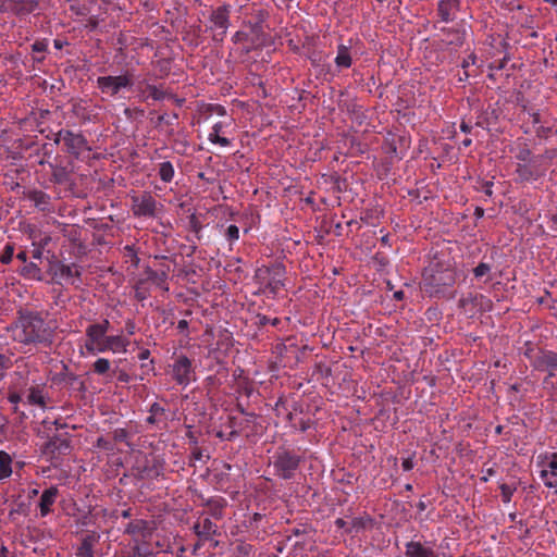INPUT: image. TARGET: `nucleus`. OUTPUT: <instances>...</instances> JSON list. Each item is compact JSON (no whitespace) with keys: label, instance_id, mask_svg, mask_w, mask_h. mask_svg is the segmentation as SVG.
Instances as JSON below:
<instances>
[{"label":"nucleus","instance_id":"obj_44","mask_svg":"<svg viewBox=\"0 0 557 557\" xmlns=\"http://www.w3.org/2000/svg\"><path fill=\"white\" fill-rule=\"evenodd\" d=\"M42 250L40 248H37L33 251V258L34 259H41Z\"/></svg>","mask_w":557,"mask_h":557},{"label":"nucleus","instance_id":"obj_25","mask_svg":"<svg viewBox=\"0 0 557 557\" xmlns=\"http://www.w3.org/2000/svg\"><path fill=\"white\" fill-rule=\"evenodd\" d=\"M174 168L170 161H164L159 165V176L164 183H170L174 177Z\"/></svg>","mask_w":557,"mask_h":557},{"label":"nucleus","instance_id":"obj_27","mask_svg":"<svg viewBox=\"0 0 557 557\" xmlns=\"http://www.w3.org/2000/svg\"><path fill=\"white\" fill-rule=\"evenodd\" d=\"M268 39L262 34L260 26H256L251 29V45L253 47L268 46Z\"/></svg>","mask_w":557,"mask_h":557},{"label":"nucleus","instance_id":"obj_14","mask_svg":"<svg viewBox=\"0 0 557 557\" xmlns=\"http://www.w3.org/2000/svg\"><path fill=\"white\" fill-rule=\"evenodd\" d=\"M137 91H138V97L144 101L148 100V99H152L154 101H160V100L164 99V97H165V92L163 91V89L161 87L156 86V85L146 84L145 81L139 82L137 84Z\"/></svg>","mask_w":557,"mask_h":557},{"label":"nucleus","instance_id":"obj_29","mask_svg":"<svg viewBox=\"0 0 557 557\" xmlns=\"http://www.w3.org/2000/svg\"><path fill=\"white\" fill-rule=\"evenodd\" d=\"M22 274L28 278H40V269L35 263H28L22 269Z\"/></svg>","mask_w":557,"mask_h":557},{"label":"nucleus","instance_id":"obj_3","mask_svg":"<svg viewBox=\"0 0 557 557\" xmlns=\"http://www.w3.org/2000/svg\"><path fill=\"white\" fill-rule=\"evenodd\" d=\"M10 331L12 338L22 344L42 343L49 337L45 321L35 314L21 315Z\"/></svg>","mask_w":557,"mask_h":557},{"label":"nucleus","instance_id":"obj_10","mask_svg":"<svg viewBox=\"0 0 557 557\" xmlns=\"http://www.w3.org/2000/svg\"><path fill=\"white\" fill-rule=\"evenodd\" d=\"M300 462L299 456L290 451H282L277 454L274 460V469L283 479H290L298 469Z\"/></svg>","mask_w":557,"mask_h":557},{"label":"nucleus","instance_id":"obj_46","mask_svg":"<svg viewBox=\"0 0 557 557\" xmlns=\"http://www.w3.org/2000/svg\"><path fill=\"white\" fill-rule=\"evenodd\" d=\"M149 355H150V351L148 349H145L139 354V359H141V360L147 359L149 357Z\"/></svg>","mask_w":557,"mask_h":557},{"label":"nucleus","instance_id":"obj_33","mask_svg":"<svg viewBox=\"0 0 557 557\" xmlns=\"http://www.w3.org/2000/svg\"><path fill=\"white\" fill-rule=\"evenodd\" d=\"M13 255H14V247H13V245L7 244L4 249H3V252L0 256V261L3 264H9L12 261V259H13Z\"/></svg>","mask_w":557,"mask_h":557},{"label":"nucleus","instance_id":"obj_20","mask_svg":"<svg viewBox=\"0 0 557 557\" xmlns=\"http://www.w3.org/2000/svg\"><path fill=\"white\" fill-rule=\"evenodd\" d=\"M149 523L145 520L138 519L128 523L125 532L133 536H146V533L149 531Z\"/></svg>","mask_w":557,"mask_h":557},{"label":"nucleus","instance_id":"obj_59","mask_svg":"<svg viewBox=\"0 0 557 557\" xmlns=\"http://www.w3.org/2000/svg\"><path fill=\"white\" fill-rule=\"evenodd\" d=\"M123 517H125V518L128 517V511L127 510L123 511Z\"/></svg>","mask_w":557,"mask_h":557},{"label":"nucleus","instance_id":"obj_60","mask_svg":"<svg viewBox=\"0 0 557 557\" xmlns=\"http://www.w3.org/2000/svg\"><path fill=\"white\" fill-rule=\"evenodd\" d=\"M486 194H487V195H491V194H492L491 187H488V188L486 189Z\"/></svg>","mask_w":557,"mask_h":557},{"label":"nucleus","instance_id":"obj_42","mask_svg":"<svg viewBox=\"0 0 557 557\" xmlns=\"http://www.w3.org/2000/svg\"><path fill=\"white\" fill-rule=\"evenodd\" d=\"M9 359L4 356V355H1L0 354V369H5L9 367Z\"/></svg>","mask_w":557,"mask_h":557},{"label":"nucleus","instance_id":"obj_17","mask_svg":"<svg viewBox=\"0 0 557 557\" xmlns=\"http://www.w3.org/2000/svg\"><path fill=\"white\" fill-rule=\"evenodd\" d=\"M407 557H436L432 546L411 541L406 545Z\"/></svg>","mask_w":557,"mask_h":557},{"label":"nucleus","instance_id":"obj_54","mask_svg":"<svg viewBox=\"0 0 557 557\" xmlns=\"http://www.w3.org/2000/svg\"><path fill=\"white\" fill-rule=\"evenodd\" d=\"M245 553H249L251 550V546L247 545L243 547Z\"/></svg>","mask_w":557,"mask_h":557},{"label":"nucleus","instance_id":"obj_6","mask_svg":"<svg viewBox=\"0 0 557 557\" xmlns=\"http://www.w3.org/2000/svg\"><path fill=\"white\" fill-rule=\"evenodd\" d=\"M285 270L276 264L271 268L258 270L257 277L264 285V292L272 296L277 295L284 288Z\"/></svg>","mask_w":557,"mask_h":557},{"label":"nucleus","instance_id":"obj_11","mask_svg":"<svg viewBox=\"0 0 557 557\" xmlns=\"http://www.w3.org/2000/svg\"><path fill=\"white\" fill-rule=\"evenodd\" d=\"M50 271L53 278L59 283L65 282L74 284L76 278L79 276L78 265L75 263L65 264L62 262H55L51 265Z\"/></svg>","mask_w":557,"mask_h":557},{"label":"nucleus","instance_id":"obj_47","mask_svg":"<svg viewBox=\"0 0 557 557\" xmlns=\"http://www.w3.org/2000/svg\"><path fill=\"white\" fill-rule=\"evenodd\" d=\"M394 298L397 299V300H401L404 298V292L403 290H397L394 293Z\"/></svg>","mask_w":557,"mask_h":557},{"label":"nucleus","instance_id":"obj_4","mask_svg":"<svg viewBox=\"0 0 557 557\" xmlns=\"http://www.w3.org/2000/svg\"><path fill=\"white\" fill-rule=\"evenodd\" d=\"M96 85L103 95L120 99L123 98L125 90H129L134 86V78L128 72L121 75L99 76Z\"/></svg>","mask_w":557,"mask_h":557},{"label":"nucleus","instance_id":"obj_26","mask_svg":"<svg viewBox=\"0 0 557 557\" xmlns=\"http://www.w3.org/2000/svg\"><path fill=\"white\" fill-rule=\"evenodd\" d=\"M54 449L60 451L69 449V443L66 440L52 438L46 444L45 453H53Z\"/></svg>","mask_w":557,"mask_h":557},{"label":"nucleus","instance_id":"obj_23","mask_svg":"<svg viewBox=\"0 0 557 557\" xmlns=\"http://www.w3.org/2000/svg\"><path fill=\"white\" fill-rule=\"evenodd\" d=\"M12 458L3 450H0V480L7 479L12 474Z\"/></svg>","mask_w":557,"mask_h":557},{"label":"nucleus","instance_id":"obj_28","mask_svg":"<svg viewBox=\"0 0 557 557\" xmlns=\"http://www.w3.org/2000/svg\"><path fill=\"white\" fill-rule=\"evenodd\" d=\"M516 159L519 161L518 163H524L533 159V154L531 150L527 147V145L519 146L516 154Z\"/></svg>","mask_w":557,"mask_h":557},{"label":"nucleus","instance_id":"obj_7","mask_svg":"<svg viewBox=\"0 0 557 557\" xmlns=\"http://www.w3.org/2000/svg\"><path fill=\"white\" fill-rule=\"evenodd\" d=\"M170 368L171 375L176 384L186 387L196 381V371L193 361L188 357L184 355L177 356Z\"/></svg>","mask_w":557,"mask_h":557},{"label":"nucleus","instance_id":"obj_48","mask_svg":"<svg viewBox=\"0 0 557 557\" xmlns=\"http://www.w3.org/2000/svg\"><path fill=\"white\" fill-rule=\"evenodd\" d=\"M187 325H188L187 321H185V320H181V321L178 322V324H177V327H178L180 330H185V329L187 327Z\"/></svg>","mask_w":557,"mask_h":557},{"label":"nucleus","instance_id":"obj_12","mask_svg":"<svg viewBox=\"0 0 557 557\" xmlns=\"http://www.w3.org/2000/svg\"><path fill=\"white\" fill-rule=\"evenodd\" d=\"M57 143H62L66 150L72 154H79L86 147V140L83 135L74 134L70 131H61L58 134Z\"/></svg>","mask_w":557,"mask_h":557},{"label":"nucleus","instance_id":"obj_40","mask_svg":"<svg viewBox=\"0 0 557 557\" xmlns=\"http://www.w3.org/2000/svg\"><path fill=\"white\" fill-rule=\"evenodd\" d=\"M401 467L405 471H410L413 468V461L411 458H406L401 462Z\"/></svg>","mask_w":557,"mask_h":557},{"label":"nucleus","instance_id":"obj_56","mask_svg":"<svg viewBox=\"0 0 557 557\" xmlns=\"http://www.w3.org/2000/svg\"><path fill=\"white\" fill-rule=\"evenodd\" d=\"M389 151H393L394 153H396V147H394L393 145H389Z\"/></svg>","mask_w":557,"mask_h":557},{"label":"nucleus","instance_id":"obj_18","mask_svg":"<svg viewBox=\"0 0 557 557\" xmlns=\"http://www.w3.org/2000/svg\"><path fill=\"white\" fill-rule=\"evenodd\" d=\"M218 527L213 523L209 518H205L199 520L194 525L195 533L205 540H208L210 536L216 533Z\"/></svg>","mask_w":557,"mask_h":557},{"label":"nucleus","instance_id":"obj_15","mask_svg":"<svg viewBox=\"0 0 557 557\" xmlns=\"http://www.w3.org/2000/svg\"><path fill=\"white\" fill-rule=\"evenodd\" d=\"M100 541V534L96 531L87 533L76 549L78 557H94V547Z\"/></svg>","mask_w":557,"mask_h":557},{"label":"nucleus","instance_id":"obj_57","mask_svg":"<svg viewBox=\"0 0 557 557\" xmlns=\"http://www.w3.org/2000/svg\"><path fill=\"white\" fill-rule=\"evenodd\" d=\"M244 35H246L244 32H238V33L236 34V37H237V38H239V37H242V36H244Z\"/></svg>","mask_w":557,"mask_h":557},{"label":"nucleus","instance_id":"obj_32","mask_svg":"<svg viewBox=\"0 0 557 557\" xmlns=\"http://www.w3.org/2000/svg\"><path fill=\"white\" fill-rule=\"evenodd\" d=\"M151 554H152V550L148 546L136 544L133 547V553L129 554L128 556H131V557H148Z\"/></svg>","mask_w":557,"mask_h":557},{"label":"nucleus","instance_id":"obj_43","mask_svg":"<svg viewBox=\"0 0 557 557\" xmlns=\"http://www.w3.org/2000/svg\"><path fill=\"white\" fill-rule=\"evenodd\" d=\"M548 360H549V361H548V362H549V366H550L553 369L557 370V356H556V355H553V356H550V357L548 358Z\"/></svg>","mask_w":557,"mask_h":557},{"label":"nucleus","instance_id":"obj_50","mask_svg":"<svg viewBox=\"0 0 557 557\" xmlns=\"http://www.w3.org/2000/svg\"><path fill=\"white\" fill-rule=\"evenodd\" d=\"M216 112L220 115H224L225 114V109L223 107L219 106L218 109H216Z\"/></svg>","mask_w":557,"mask_h":557},{"label":"nucleus","instance_id":"obj_5","mask_svg":"<svg viewBox=\"0 0 557 557\" xmlns=\"http://www.w3.org/2000/svg\"><path fill=\"white\" fill-rule=\"evenodd\" d=\"M536 466L540 479L548 488L557 487V451H544L537 455Z\"/></svg>","mask_w":557,"mask_h":557},{"label":"nucleus","instance_id":"obj_30","mask_svg":"<svg viewBox=\"0 0 557 557\" xmlns=\"http://www.w3.org/2000/svg\"><path fill=\"white\" fill-rule=\"evenodd\" d=\"M149 280H151L158 287L162 288L163 290L169 289L165 284V280H166L165 272H161V273L151 272L149 274Z\"/></svg>","mask_w":557,"mask_h":557},{"label":"nucleus","instance_id":"obj_21","mask_svg":"<svg viewBox=\"0 0 557 557\" xmlns=\"http://www.w3.org/2000/svg\"><path fill=\"white\" fill-rule=\"evenodd\" d=\"M27 404L36 405L40 408H46V397L44 395V389L40 387H30L27 394Z\"/></svg>","mask_w":557,"mask_h":557},{"label":"nucleus","instance_id":"obj_45","mask_svg":"<svg viewBox=\"0 0 557 557\" xmlns=\"http://www.w3.org/2000/svg\"><path fill=\"white\" fill-rule=\"evenodd\" d=\"M16 258L18 260H21L22 262H26L27 260V255L25 251H20L17 255H16Z\"/></svg>","mask_w":557,"mask_h":557},{"label":"nucleus","instance_id":"obj_35","mask_svg":"<svg viewBox=\"0 0 557 557\" xmlns=\"http://www.w3.org/2000/svg\"><path fill=\"white\" fill-rule=\"evenodd\" d=\"M513 492H515V488H512L510 485L502 484L500 485V494H502L503 502L510 503Z\"/></svg>","mask_w":557,"mask_h":557},{"label":"nucleus","instance_id":"obj_62","mask_svg":"<svg viewBox=\"0 0 557 557\" xmlns=\"http://www.w3.org/2000/svg\"><path fill=\"white\" fill-rule=\"evenodd\" d=\"M556 493H557V491H556Z\"/></svg>","mask_w":557,"mask_h":557},{"label":"nucleus","instance_id":"obj_19","mask_svg":"<svg viewBox=\"0 0 557 557\" xmlns=\"http://www.w3.org/2000/svg\"><path fill=\"white\" fill-rule=\"evenodd\" d=\"M211 22L215 28H220L222 30L221 35L225 34V30L228 26V10L226 5L220 7L212 12Z\"/></svg>","mask_w":557,"mask_h":557},{"label":"nucleus","instance_id":"obj_41","mask_svg":"<svg viewBox=\"0 0 557 557\" xmlns=\"http://www.w3.org/2000/svg\"><path fill=\"white\" fill-rule=\"evenodd\" d=\"M135 323L133 321H127L126 322V331H127V334L128 335H134L135 334Z\"/></svg>","mask_w":557,"mask_h":557},{"label":"nucleus","instance_id":"obj_36","mask_svg":"<svg viewBox=\"0 0 557 557\" xmlns=\"http://www.w3.org/2000/svg\"><path fill=\"white\" fill-rule=\"evenodd\" d=\"M226 238L230 242H235L239 238V228L236 225H230L225 233Z\"/></svg>","mask_w":557,"mask_h":557},{"label":"nucleus","instance_id":"obj_61","mask_svg":"<svg viewBox=\"0 0 557 557\" xmlns=\"http://www.w3.org/2000/svg\"><path fill=\"white\" fill-rule=\"evenodd\" d=\"M54 44H55V47H58V48H60V47H61L58 40H55V42H54Z\"/></svg>","mask_w":557,"mask_h":557},{"label":"nucleus","instance_id":"obj_38","mask_svg":"<svg viewBox=\"0 0 557 557\" xmlns=\"http://www.w3.org/2000/svg\"><path fill=\"white\" fill-rule=\"evenodd\" d=\"M128 436V433L125 429H116L113 432V438L116 442H125Z\"/></svg>","mask_w":557,"mask_h":557},{"label":"nucleus","instance_id":"obj_58","mask_svg":"<svg viewBox=\"0 0 557 557\" xmlns=\"http://www.w3.org/2000/svg\"><path fill=\"white\" fill-rule=\"evenodd\" d=\"M358 524H359V520H358V519H354V520H352V525H354V527H356V525H358Z\"/></svg>","mask_w":557,"mask_h":557},{"label":"nucleus","instance_id":"obj_55","mask_svg":"<svg viewBox=\"0 0 557 557\" xmlns=\"http://www.w3.org/2000/svg\"><path fill=\"white\" fill-rule=\"evenodd\" d=\"M461 129H462L463 132H468V131H469V127H468L465 123H462V124H461Z\"/></svg>","mask_w":557,"mask_h":557},{"label":"nucleus","instance_id":"obj_52","mask_svg":"<svg viewBox=\"0 0 557 557\" xmlns=\"http://www.w3.org/2000/svg\"><path fill=\"white\" fill-rule=\"evenodd\" d=\"M34 49H35V50H37V51H41V50H42V45H41V44H39V42H36V44L34 45Z\"/></svg>","mask_w":557,"mask_h":557},{"label":"nucleus","instance_id":"obj_9","mask_svg":"<svg viewBox=\"0 0 557 557\" xmlns=\"http://www.w3.org/2000/svg\"><path fill=\"white\" fill-rule=\"evenodd\" d=\"M158 202L149 193L132 196V212L137 218H153L157 215Z\"/></svg>","mask_w":557,"mask_h":557},{"label":"nucleus","instance_id":"obj_13","mask_svg":"<svg viewBox=\"0 0 557 557\" xmlns=\"http://www.w3.org/2000/svg\"><path fill=\"white\" fill-rule=\"evenodd\" d=\"M232 125V121H220L216 122L211 132L208 135V139L210 143L214 145H219L221 147H228L231 145V140L225 136L227 134V128Z\"/></svg>","mask_w":557,"mask_h":557},{"label":"nucleus","instance_id":"obj_34","mask_svg":"<svg viewBox=\"0 0 557 557\" xmlns=\"http://www.w3.org/2000/svg\"><path fill=\"white\" fill-rule=\"evenodd\" d=\"M491 272V265L484 262L479 263L473 269V274L476 278L483 277L485 275H488Z\"/></svg>","mask_w":557,"mask_h":557},{"label":"nucleus","instance_id":"obj_51","mask_svg":"<svg viewBox=\"0 0 557 557\" xmlns=\"http://www.w3.org/2000/svg\"><path fill=\"white\" fill-rule=\"evenodd\" d=\"M532 116H533V122L534 123H539L540 122V114L539 113H533Z\"/></svg>","mask_w":557,"mask_h":557},{"label":"nucleus","instance_id":"obj_16","mask_svg":"<svg viewBox=\"0 0 557 557\" xmlns=\"http://www.w3.org/2000/svg\"><path fill=\"white\" fill-rule=\"evenodd\" d=\"M59 490L57 486H50L41 494L39 502L40 516L46 517L52 511V506L57 500Z\"/></svg>","mask_w":557,"mask_h":557},{"label":"nucleus","instance_id":"obj_49","mask_svg":"<svg viewBox=\"0 0 557 557\" xmlns=\"http://www.w3.org/2000/svg\"><path fill=\"white\" fill-rule=\"evenodd\" d=\"M336 524L339 528H344L346 525V522L343 519H337L336 520Z\"/></svg>","mask_w":557,"mask_h":557},{"label":"nucleus","instance_id":"obj_24","mask_svg":"<svg viewBox=\"0 0 557 557\" xmlns=\"http://www.w3.org/2000/svg\"><path fill=\"white\" fill-rule=\"evenodd\" d=\"M28 197L40 210H46L50 201L49 195L41 190H34L29 194Z\"/></svg>","mask_w":557,"mask_h":557},{"label":"nucleus","instance_id":"obj_53","mask_svg":"<svg viewBox=\"0 0 557 557\" xmlns=\"http://www.w3.org/2000/svg\"><path fill=\"white\" fill-rule=\"evenodd\" d=\"M462 145H463L465 147L470 146V145H471V139H469V138L465 139V140L462 141Z\"/></svg>","mask_w":557,"mask_h":557},{"label":"nucleus","instance_id":"obj_1","mask_svg":"<svg viewBox=\"0 0 557 557\" xmlns=\"http://www.w3.org/2000/svg\"><path fill=\"white\" fill-rule=\"evenodd\" d=\"M110 327L109 320L104 319L99 323H91L85 330V343L81 346L82 356H96L111 351L113 354H125L129 346V339L122 335H108Z\"/></svg>","mask_w":557,"mask_h":557},{"label":"nucleus","instance_id":"obj_22","mask_svg":"<svg viewBox=\"0 0 557 557\" xmlns=\"http://www.w3.org/2000/svg\"><path fill=\"white\" fill-rule=\"evenodd\" d=\"M335 63L338 67L348 69L351 65V57L349 53V48L339 45L337 48V55L335 58Z\"/></svg>","mask_w":557,"mask_h":557},{"label":"nucleus","instance_id":"obj_2","mask_svg":"<svg viewBox=\"0 0 557 557\" xmlns=\"http://www.w3.org/2000/svg\"><path fill=\"white\" fill-rule=\"evenodd\" d=\"M457 281V272L454 269L434 270L429 268L424 271L421 289L431 297L454 298L453 286Z\"/></svg>","mask_w":557,"mask_h":557},{"label":"nucleus","instance_id":"obj_37","mask_svg":"<svg viewBox=\"0 0 557 557\" xmlns=\"http://www.w3.org/2000/svg\"><path fill=\"white\" fill-rule=\"evenodd\" d=\"M450 4H451V2H440V4H438V11L444 21H448L450 18L449 12H448Z\"/></svg>","mask_w":557,"mask_h":557},{"label":"nucleus","instance_id":"obj_39","mask_svg":"<svg viewBox=\"0 0 557 557\" xmlns=\"http://www.w3.org/2000/svg\"><path fill=\"white\" fill-rule=\"evenodd\" d=\"M8 400L13 404L14 406H16L21 400H22V396L16 393V392H11L8 396ZM17 407H14V410L16 411Z\"/></svg>","mask_w":557,"mask_h":557},{"label":"nucleus","instance_id":"obj_31","mask_svg":"<svg viewBox=\"0 0 557 557\" xmlns=\"http://www.w3.org/2000/svg\"><path fill=\"white\" fill-rule=\"evenodd\" d=\"M110 361L106 358H99L94 363V371L98 374H104L110 370Z\"/></svg>","mask_w":557,"mask_h":557},{"label":"nucleus","instance_id":"obj_8","mask_svg":"<svg viewBox=\"0 0 557 557\" xmlns=\"http://www.w3.org/2000/svg\"><path fill=\"white\" fill-rule=\"evenodd\" d=\"M546 170L545 157L541 154L533 157V159L528 162L518 163L516 166V173L522 182L536 181L545 175Z\"/></svg>","mask_w":557,"mask_h":557}]
</instances>
